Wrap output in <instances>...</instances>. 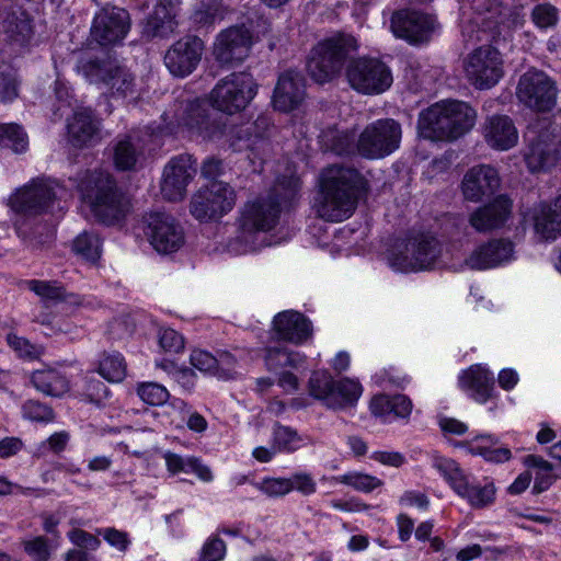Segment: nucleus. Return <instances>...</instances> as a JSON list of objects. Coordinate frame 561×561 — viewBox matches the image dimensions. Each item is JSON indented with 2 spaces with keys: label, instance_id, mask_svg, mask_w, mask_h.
Listing matches in <instances>:
<instances>
[{
  "label": "nucleus",
  "instance_id": "obj_1",
  "mask_svg": "<svg viewBox=\"0 0 561 561\" xmlns=\"http://www.w3.org/2000/svg\"><path fill=\"white\" fill-rule=\"evenodd\" d=\"M77 188L81 201L104 225L119 224L131 210L130 197L107 172L85 171L79 179Z\"/></svg>",
  "mask_w": 561,
  "mask_h": 561
},
{
  "label": "nucleus",
  "instance_id": "obj_2",
  "mask_svg": "<svg viewBox=\"0 0 561 561\" xmlns=\"http://www.w3.org/2000/svg\"><path fill=\"white\" fill-rule=\"evenodd\" d=\"M360 175L357 170L331 165L322 172L318 214L328 221H342L351 216L357 203Z\"/></svg>",
  "mask_w": 561,
  "mask_h": 561
},
{
  "label": "nucleus",
  "instance_id": "obj_3",
  "mask_svg": "<svg viewBox=\"0 0 561 561\" xmlns=\"http://www.w3.org/2000/svg\"><path fill=\"white\" fill-rule=\"evenodd\" d=\"M300 188L296 175H283L276 180L267 198H260L248 205L241 218L240 239L249 242L260 231L273 229L278 220L282 204L291 202Z\"/></svg>",
  "mask_w": 561,
  "mask_h": 561
},
{
  "label": "nucleus",
  "instance_id": "obj_4",
  "mask_svg": "<svg viewBox=\"0 0 561 561\" xmlns=\"http://www.w3.org/2000/svg\"><path fill=\"white\" fill-rule=\"evenodd\" d=\"M476 118L477 113L468 103L443 101L420 114L419 128L425 138L455 140L474 126Z\"/></svg>",
  "mask_w": 561,
  "mask_h": 561
},
{
  "label": "nucleus",
  "instance_id": "obj_5",
  "mask_svg": "<svg viewBox=\"0 0 561 561\" xmlns=\"http://www.w3.org/2000/svg\"><path fill=\"white\" fill-rule=\"evenodd\" d=\"M357 48V41L351 34L339 32L324 38L310 51L307 62L309 76L321 84L333 80Z\"/></svg>",
  "mask_w": 561,
  "mask_h": 561
},
{
  "label": "nucleus",
  "instance_id": "obj_6",
  "mask_svg": "<svg viewBox=\"0 0 561 561\" xmlns=\"http://www.w3.org/2000/svg\"><path fill=\"white\" fill-rule=\"evenodd\" d=\"M66 193V187L58 181L38 176L16 188L9 196L7 205L15 214L38 216L49 211Z\"/></svg>",
  "mask_w": 561,
  "mask_h": 561
},
{
  "label": "nucleus",
  "instance_id": "obj_7",
  "mask_svg": "<svg viewBox=\"0 0 561 561\" xmlns=\"http://www.w3.org/2000/svg\"><path fill=\"white\" fill-rule=\"evenodd\" d=\"M442 253L438 240L432 236L417 234L397 241L388 254L390 266L400 272L430 268Z\"/></svg>",
  "mask_w": 561,
  "mask_h": 561
},
{
  "label": "nucleus",
  "instance_id": "obj_8",
  "mask_svg": "<svg viewBox=\"0 0 561 561\" xmlns=\"http://www.w3.org/2000/svg\"><path fill=\"white\" fill-rule=\"evenodd\" d=\"M256 83L251 73L232 72L215 85L210 92L211 105L227 114L244 110L256 94Z\"/></svg>",
  "mask_w": 561,
  "mask_h": 561
},
{
  "label": "nucleus",
  "instance_id": "obj_9",
  "mask_svg": "<svg viewBox=\"0 0 561 561\" xmlns=\"http://www.w3.org/2000/svg\"><path fill=\"white\" fill-rule=\"evenodd\" d=\"M401 126L392 118L378 119L368 124L358 136L357 151L368 159H381L400 146Z\"/></svg>",
  "mask_w": 561,
  "mask_h": 561
},
{
  "label": "nucleus",
  "instance_id": "obj_10",
  "mask_svg": "<svg viewBox=\"0 0 561 561\" xmlns=\"http://www.w3.org/2000/svg\"><path fill=\"white\" fill-rule=\"evenodd\" d=\"M468 81L479 90L494 87L503 77V61L500 51L484 45L469 53L462 61Z\"/></svg>",
  "mask_w": 561,
  "mask_h": 561
},
{
  "label": "nucleus",
  "instance_id": "obj_11",
  "mask_svg": "<svg viewBox=\"0 0 561 561\" xmlns=\"http://www.w3.org/2000/svg\"><path fill=\"white\" fill-rule=\"evenodd\" d=\"M350 85L363 94H379L390 88L392 75L382 61L376 58L351 59L346 67Z\"/></svg>",
  "mask_w": 561,
  "mask_h": 561
},
{
  "label": "nucleus",
  "instance_id": "obj_12",
  "mask_svg": "<svg viewBox=\"0 0 561 561\" xmlns=\"http://www.w3.org/2000/svg\"><path fill=\"white\" fill-rule=\"evenodd\" d=\"M234 199V192L227 183L213 182L192 195L191 214L199 221L216 220L232 209Z\"/></svg>",
  "mask_w": 561,
  "mask_h": 561
},
{
  "label": "nucleus",
  "instance_id": "obj_13",
  "mask_svg": "<svg viewBox=\"0 0 561 561\" xmlns=\"http://www.w3.org/2000/svg\"><path fill=\"white\" fill-rule=\"evenodd\" d=\"M130 14L124 8L113 4L103 5L94 15L90 36L101 46L119 44L130 31Z\"/></svg>",
  "mask_w": 561,
  "mask_h": 561
},
{
  "label": "nucleus",
  "instance_id": "obj_14",
  "mask_svg": "<svg viewBox=\"0 0 561 561\" xmlns=\"http://www.w3.org/2000/svg\"><path fill=\"white\" fill-rule=\"evenodd\" d=\"M516 95L525 106L548 112L556 105L557 87L543 71L530 69L519 78Z\"/></svg>",
  "mask_w": 561,
  "mask_h": 561
},
{
  "label": "nucleus",
  "instance_id": "obj_15",
  "mask_svg": "<svg viewBox=\"0 0 561 561\" xmlns=\"http://www.w3.org/2000/svg\"><path fill=\"white\" fill-rule=\"evenodd\" d=\"M141 225L146 238L159 253L175 252L184 244L183 229L169 214L160 211L146 214Z\"/></svg>",
  "mask_w": 561,
  "mask_h": 561
},
{
  "label": "nucleus",
  "instance_id": "obj_16",
  "mask_svg": "<svg viewBox=\"0 0 561 561\" xmlns=\"http://www.w3.org/2000/svg\"><path fill=\"white\" fill-rule=\"evenodd\" d=\"M253 45V33L244 24L222 30L213 46L215 60L224 67H234L244 61Z\"/></svg>",
  "mask_w": 561,
  "mask_h": 561
},
{
  "label": "nucleus",
  "instance_id": "obj_17",
  "mask_svg": "<svg viewBox=\"0 0 561 561\" xmlns=\"http://www.w3.org/2000/svg\"><path fill=\"white\" fill-rule=\"evenodd\" d=\"M196 172V160L193 156L183 153L172 158L163 169L160 183L162 197L169 202L183 201Z\"/></svg>",
  "mask_w": 561,
  "mask_h": 561
},
{
  "label": "nucleus",
  "instance_id": "obj_18",
  "mask_svg": "<svg viewBox=\"0 0 561 561\" xmlns=\"http://www.w3.org/2000/svg\"><path fill=\"white\" fill-rule=\"evenodd\" d=\"M204 48V42L198 36L184 35L167 49L164 66L172 76L185 78L199 65Z\"/></svg>",
  "mask_w": 561,
  "mask_h": 561
},
{
  "label": "nucleus",
  "instance_id": "obj_19",
  "mask_svg": "<svg viewBox=\"0 0 561 561\" xmlns=\"http://www.w3.org/2000/svg\"><path fill=\"white\" fill-rule=\"evenodd\" d=\"M436 467L443 473L453 490L459 496L467 499L473 508H483L494 501L495 488L493 484H486L484 486L471 485L454 460H440L437 462Z\"/></svg>",
  "mask_w": 561,
  "mask_h": 561
},
{
  "label": "nucleus",
  "instance_id": "obj_20",
  "mask_svg": "<svg viewBox=\"0 0 561 561\" xmlns=\"http://www.w3.org/2000/svg\"><path fill=\"white\" fill-rule=\"evenodd\" d=\"M436 28L433 16L411 10L396 11L391 16L393 34L410 44H423L430 41Z\"/></svg>",
  "mask_w": 561,
  "mask_h": 561
},
{
  "label": "nucleus",
  "instance_id": "obj_21",
  "mask_svg": "<svg viewBox=\"0 0 561 561\" xmlns=\"http://www.w3.org/2000/svg\"><path fill=\"white\" fill-rule=\"evenodd\" d=\"M500 185L501 178L497 170L490 164H479L465 173L461 192L466 201L478 203L483 197L493 195Z\"/></svg>",
  "mask_w": 561,
  "mask_h": 561
},
{
  "label": "nucleus",
  "instance_id": "obj_22",
  "mask_svg": "<svg viewBox=\"0 0 561 561\" xmlns=\"http://www.w3.org/2000/svg\"><path fill=\"white\" fill-rule=\"evenodd\" d=\"M306 96L304 76L296 70H286L278 77L274 90L273 105L280 112H290L297 108Z\"/></svg>",
  "mask_w": 561,
  "mask_h": 561
},
{
  "label": "nucleus",
  "instance_id": "obj_23",
  "mask_svg": "<svg viewBox=\"0 0 561 561\" xmlns=\"http://www.w3.org/2000/svg\"><path fill=\"white\" fill-rule=\"evenodd\" d=\"M176 5L172 0H161L153 12L145 20L141 37L146 41L165 39L175 34L178 28Z\"/></svg>",
  "mask_w": 561,
  "mask_h": 561
},
{
  "label": "nucleus",
  "instance_id": "obj_24",
  "mask_svg": "<svg viewBox=\"0 0 561 561\" xmlns=\"http://www.w3.org/2000/svg\"><path fill=\"white\" fill-rule=\"evenodd\" d=\"M559 157V139L546 130L530 140L525 161L531 172H538L556 165Z\"/></svg>",
  "mask_w": 561,
  "mask_h": 561
},
{
  "label": "nucleus",
  "instance_id": "obj_25",
  "mask_svg": "<svg viewBox=\"0 0 561 561\" xmlns=\"http://www.w3.org/2000/svg\"><path fill=\"white\" fill-rule=\"evenodd\" d=\"M273 331L279 340L301 344L311 337L313 330L311 322L302 313L286 310L274 317Z\"/></svg>",
  "mask_w": 561,
  "mask_h": 561
},
{
  "label": "nucleus",
  "instance_id": "obj_26",
  "mask_svg": "<svg viewBox=\"0 0 561 561\" xmlns=\"http://www.w3.org/2000/svg\"><path fill=\"white\" fill-rule=\"evenodd\" d=\"M536 234L542 240H554L561 236V196L552 203H539L530 210Z\"/></svg>",
  "mask_w": 561,
  "mask_h": 561
},
{
  "label": "nucleus",
  "instance_id": "obj_27",
  "mask_svg": "<svg viewBox=\"0 0 561 561\" xmlns=\"http://www.w3.org/2000/svg\"><path fill=\"white\" fill-rule=\"evenodd\" d=\"M186 124L191 129L208 140L222 137L227 127L222 115L215 111H209L199 104L190 105Z\"/></svg>",
  "mask_w": 561,
  "mask_h": 561
},
{
  "label": "nucleus",
  "instance_id": "obj_28",
  "mask_svg": "<svg viewBox=\"0 0 561 561\" xmlns=\"http://www.w3.org/2000/svg\"><path fill=\"white\" fill-rule=\"evenodd\" d=\"M511 208V201L500 195L492 203L477 208L470 216V225L480 232L497 229L507 220Z\"/></svg>",
  "mask_w": 561,
  "mask_h": 561
},
{
  "label": "nucleus",
  "instance_id": "obj_29",
  "mask_svg": "<svg viewBox=\"0 0 561 561\" xmlns=\"http://www.w3.org/2000/svg\"><path fill=\"white\" fill-rule=\"evenodd\" d=\"M483 136L486 144L496 150H508L518 141L514 122L507 115H492L485 119Z\"/></svg>",
  "mask_w": 561,
  "mask_h": 561
},
{
  "label": "nucleus",
  "instance_id": "obj_30",
  "mask_svg": "<svg viewBox=\"0 0 561 561\" xmlns=\"http://www.w3.org/2000/svg\"><path fill=\"white\" fill-rule=\"evenodd\" d=\"M101 141V121L90 108L72 115V149H87Z\"/></svg>",
  "mask_w": 561,
  "mask_h": 561
},
{
  "label": "nucleus",
  "instance_id": "obj_31",
  "mask_svg": "<svg viewBox=\"0 0 561 561\" xmlns=\"http://www.w3.org/2000/svg\"><path fill=\"white\" fill-rule=\"evenodd\" d=\"M0 33L4 34L8 41L22 46L28 43L33 35L32 20L20 7L4 9L0 12Z\"/></svg>",
  "mask_w": 561,
  "mask_h": 561
},
{
  "label": "nucleus",
  "instance_id": "obj_32",
  "mask_svg": "<svg viewBox=\"0 0 561 561\" xmlns=\"http://www.w3.org/2000/svg\"><path fill=\"white\" fill-rule=\"evenodd\" d=\"M513 244L505 240H493L477 248L465 264L472 270L494 267L512 256Z\"/></svg>",
  "mask_w": 561,
  "mask_h": 561
},
{
  "label": "nucleus",
  "instance_id": "obj_33",
  "mask_svg": "<svg viewBox=\"0 0 561 561\" xmlns=\"http://www.w3.org/2000/svg\"><path fill=\"white\" fill-rule=\"evenodd\" d=\"M31 382L38 391L51 397H61L69 389L67 374L51 367L33 371Z\"/></svg>",
  "mask_w": 561,
  "mask_h": 561
},
{
  "label": "nucleus",
  "instance_id": "obj_34",
  "mask_svg": "<svg viewBox=\"0 0 561 561\" xmlns=\"http://www.w3.org/2000/svg\"><path fill=\"white\" fill-rule=\"evenodd\" d=\"M140 153L136 134L129 133L118 136L113 145V162L115 168L119 171L134 170Z\"/></svg>",
  "mask_w": 561,
  "mask_h": 561
},
{
  "label": "nucleus",
  "instance_id": "obj_35",
  "mask_svg": "<svg viewBox=\"0 0 561 561\" xmlns=\"http://www.w3.org/2000/svg\"><path fill=\"white\" fill-rule=\"evenodd\" d=\"M493 378L480 366H472L460 377V386L472 391L474 400L483 403L491 397Z\"/></svg>",
  "mask_w": 561,
  "mask_h": 561
},
{
  "label": "nucleus",
  "instance_id": "obj_36",
  "mask_svg": "<svg viewBox=\"0 0 561 561\" xmlns=\"http://www.w3.org/2000/svg\"><path fill=\"white\" fill-rule=\"evenodd\" d=\"M23 285L33 291L46 307L66 301L68 297L67 287L57 280L27 279Z\"/></svg>",
  "mask_w": 561,
  "mask_h": 561
},
{
  "label": "nucleus",
  "instance_id": "obj_37",
  "mask_svg": "<svg viewBox=\"0 0 561 561\" xmlns=\"http://www.w3.org/2000/svg\"><path fill=\"white\" fill-rule=\"evenodd\" d=\"M116 60L111 58H82L78 61L77 71L91 83H106L108 76L115 70Z\"/></svg>",
  "mask_w": 561,
  "mask_h": 561
},
{
  "label": "nucleus",
  "instance_id": "obj_38",
  "mask_svg": "<svg viewBox=\"0 0 561 561\" xmlns=\"http://www.w3.org/2000/svg\"><path fill=\"white\" fill-rule=\"evenodd\" d=\"M99 546L98 537L82 529H72V561H90L91 552Z\"/></svg>",
  "mask_w": 561,
  "mask_h": 561
},
{
  "label": "nucleus",
  "instance_id": "obj_39",
  "mask_svg": "<svg viewBox=\"0 0 561 561\" xmlns=\"http://www.w3.org/2000/svg\"><path fill=\"white\" fill-rule=\"evenodd\" d=\"M227 11V8L218 0L202 1L193 12L192 20L196 25L209 26L217 20H222Z\"/></svg>",
  "mask_w": 561,
  "mask_h": 561
},
{
  "label": "nucleus",
  "instance_id": "obj_40",
  "mask_svg": "<svg viewBox=\"0 0 561 561\" xmlns=\"http://www.w3.org/2000/svg\"><path fill=\"white\" fill-rule=\"evenodd\" d=\"M99 374L110 382H121L126 377L127 365L124 357L118 354H104L99 363Z\"/></svg>",
  "mask_w": 561,
  "mask_h": 561
},
{
  "label": "nucleus",
  "instance_id": "obj_41",
  "mask_svg": "<svg viewBox=\"0 0 561 561\" xmlns=\"http://www.w3.org/2000/svg\"><path fill=\"white\" fill-rule=\"evenodd\" d=\"M105 85L112 91L113 94L125 98L134 93V77L117 61L115 62V70L108 76Z\"/></svg>",
  "mask_w": 561,
  "mask_h": 561
},
{
  "label": "nucleus",
  "instance_id": "obj_42",
  "mask_svg": "<svg viewBox=\"0 0 561 561\" xmlns=\"http://www.w3.org/2000/svg\"><path fill=\"white\" fill-rule=\"evenodd\" d=\"M28 145L23 128L14 123L0 124V146H10L14 152H23Z\"/></svg>",
  "mask_w": 561,
  "mask_h": 561
},
{
  "label": "nucleus",
  "instance_id": "obj_43",
  "mask_svg": "<svg viewBox=\"0 0 561 561\" xmlns=\"http://www.w3.org/2000/svg\"><path fill=\"white\" fill-rule=\"evenodd\" d=\"M76 253L90 262H96L101 256V243L96 234L84 231L73 241Z\"/></svg>",
  "mask_w": 561,
  "mask_h": 561
},
{
  "label": "nucleus",
  "instance_id": "obj_44",
  "mask_svg": "<svg viewBox=\"0 0 561 561\" xmlns=\"http://www.w3.org/2000/svg\"><path fill=\"white\" fill-rule=\"evenodd\" d=\"M334 385L330 374L314 371L309 379V392L316 399H330L334 396Z\"/></svg>",
  "mask_w": 561,
  "mask_h": 561
},
{
  "label": "nucleus",
  "instance_id": "obj_45",
  "mask_svg": "<svg viewBox=\"0 0 561 561\" xmlns=\"http://www.w3.org/2000/svg\"><path fill=\"white\" fill-rule=\"evenodd\" d=\"M139 398L150 405H162L170 397L165 387L157 382H141L137 386Z\"/></svg>",
  "mask_w": 561,
  "mask_h": 561
},
{
  "label": "nucleus",
  "instance_id": "obj_46",
  "mask_svg": "<svg viewBox=\"0 0 561 561\" xmlns=\"http://www.w3.org/2000/svg\"><path fill=\"white\" fill-rule=\"evenodd\" d=\"M82 394L91 403L100 407L105 398L108 396V389L105 383L94 374L90 373L84 378Z\"/></svg>",
  "mask_w": 561,
  "mask_h": 561
},
{
  "label": "nucleus",
  "instance_id": "obj_47",
  "mask_svg": "<svg viewBox=\"0 0 561 561\" xmlns=\"http://www.w3.org/2000/svg\"><path fill=\"white\" fill-rule=\"evenodd\" d=\"M301 443V437L291 427L276 425L274 428V448L294 451Z\"/></svg>",
  "mask_w": 561,
  "mask_h": 561
},
{
  "label": "nucleus",
  "instance_id": "obj_48",
  "mask_svg": "<svg viewBox=\"0 0 561 561\" xmlns=\"http://www.w3.org/2000/svg\"><path fill=\"white\" fill-rule=\"evenodd\" d=\"M7 342L22 358L37 359L43 354L42 346L32 344L27 339L16 334H8Z\"/></svg>",
  "mask_w": 561,
  "mask_h": 561
},
{
  "label": "nucleus",
  "instance_id": "obj_49",
  "mask_svg": "<svg viewBox=\"0 0 561 561\" xmlns=\"http://www.w3.org/2000/svg\"><path fill=\"white\" fill-rule=\"evenodd\" d=\"M24 551L32 561H48L50 557L51 545L43 536H37L22 542Z\"/></svg>",
  "mask_w": 561,
  "mask_h": 561
},
{
  "label": "nucleus",
  "instance_id": "obj_50",
  "mask_svg": "<svg viewBox=\"0 0 561 561\" xmlns=\"http://www.w3.org/2000/svg\"><path fill=\"white\" fill-rule=\"evenodd\" d=\"M18 81L14 71L8 66H0V102H10L18 96Z\"/></svg>",
  "mask_w": 561,
  "mask_h": 561
},
{
  "label": "nucleus",
  "instance_id": "obj_51",
  "mask_svg": "<svg viewBox=\"0 0 561 561\" xmlns=\"http://www.w3.org/2000/svg\"><path fill=\"white\" fill-rule=\"evenodd\" d=\"M533 22L540 28H547L556 25L558 21V10L549 3L538 4L531 12Z\"/></svg>",
  "mask_w": 561,
  "mask_h": 561
},
{
  "label": "nucleus",
  "instance_id": "obj_52",
  "mask_svg": "<svg viewBox=\"0 0 561 561\" xmlns=\"http://www.w3.org/2000/svg\"><path fill=\"white\" fill-rule=\"evenodd\" d=\"M24 417L35 422H50L54 419L53 410L34 400L24 403L23 408Z\"/></svg>",
  "mask_w": 561,
  "mask_h": 561
},
{
  "label": "nucleus",
  "instance_id": "obj_53",
  "mask_svg": "<svg viewBox=\"0 0 561 561\" xmlns=\"http://www.w3.org/2000/svg\"><path fill=\"white\" fill-rule=\"evenodd\" d=\"M341 482L364 492H370L382 484V481L376 477L364 473L345 474L341 478Z\"/></svg>",
  "mask_w": 561,
  "mask_h": 561
},
{
  "label": "nucleus",
  "instance_id": "obj_54",
  "mask_svg": "<svg viewBox=\"0 0 561 561\" xmlns=\"http://www.w3.org/2000/svg\"><path fill=\"white\" fill-rule=\"evenodd\" d=\"M360 392V385L350 379L340 380L334 385V394L337 393L341 396L345 403L348 404L355 402L358 399Z\"/></svg>",
  "mask_w": 561,
  "mask_h": 561
},
{
  "label": "nucleus",
  "instance_id": "obj_55",
  "mask_svg": "<svg viewBox=\"0 0 561 561\" xmlns=\"http://www.w3.org/2000/svg\"><path fill=\"white\" fill-rule=\"evenodd\" d=\"M190 360L193 367L204 373L214 371L219 365V359L210 353L199 350L193 351Z\"/></svg>",
  "mask_w": 561,
  "mask_h": 561
},
{
  "label": "nucleus",
  "instance_id": "obj_56",
  "mask_svg": "<svg viewBox=\"0 0 561 561\" xmlns=\"http://www.w3.org/2000/svg\"><path fill=\"white\" fill-rule=\"evenodd\" d=\"M160 346L165 352L179 353L184 348V339L173 329H164L159 337Z\"/></svg>",
  "mask_w": 561,
  "mask_h": 561
},
{
  "label": "nucleus",
  "instance_id": "obj_57",
  "mask_svg": "<svg viewBox=\"0 0 561 561\" xmlns=\"http://www.w3.org/2000/svg\"><path fill=\"white\" fill-rule=\"evenodd\" d=\"M261 490L270 496L285 495L293 490V483L285 478L266 479L263 481Z\"/></svg>",
  "mask_w": 561,
  "mask_h": 561
},
{
  "label": "nucleus",
  "instance_id": "obj_58",
  "mask_svg": "<svg viewBox=\"0 0 561 561\" xmlns=\"http://www.w3.org/2000/svg\"><path fill=\"white\" fill-rule=\"evenodd\" d=\"M225 551V542L220 538H214L204 545L201 561H219L224 558Z\"/></svg>",
  "mask_w": 561,
  "mask_h": 561
},
{
  "label": "nucleus",
  "instance_id": "obj_59",
  "mask_svg": "<svg viewBox=\"0 0 561 561\" xmlns=\"http://www.w3.org/2000/svg\"><path fill=\"white\" fill-rule=\"evenodd\" d=\"M225 172L224 161L217 157L206 158L201 165V174L207 180H215L221 176Z\"/></svg>",
  "mask_w": 561,
  "mask_h": 561
},
{
  "label": "nucleus",
  "instance_id": "obj_60",
  "mask_svg": "<svg viewBox=\"0 0 561 561\" xmlns=\"http://www.w3.org/2000/svg\"><path fill=\"white\" fill-rule=\"evenodd\" d=\"M288 358L286 348L270 347L266 350L265 362L268 369L275 370L282 367H287Z\"/></svg>",
  "mask_w": 561,
  "mask_h": 561
},
{
  "label": "nucleus",
  "instance_id": "obj_61",
  "mask_svg": "<svg viewBox=\"0 0 561 561\" xmlns=\"http://www.w3.org/2000/svg\"><path fill=\"white\" fill-rule=\"evenodd\" d=\"M288 480L293 483V490L296 489L304 494H312L316 491V482L308 473H297Z\"/></svg>",
  "mask_w": 561,
  "mask_h": 561
},
{
  "label": "nucleus",
  "instance_id": "obj_62",
  "mask_svg": "<svg viewBox=\"0 0 561 561\" xmlns=\"http://www.w3.org/2000/svg\"><path fill=\"white\" fill-rule=\"evenodd\" d=\"M104 539L119 550L124 551L127 549L129 540L127 534L115 528H106L103 531Z\"/></svg>",
  "mask_w": 561,
  "mask_h": 561
},
{
  "label": "nucleus",
  "instance_id": "obj_63",
  "mask_svg": "<svg viewBox=\"0 0 561 561\" xmlns=\"http://www.w3.org/2000/svg\"><path fill=\"white\" fill-rule=\"evenodd\" d=\"M412 410L411 400L403 396L397 394L391 398V413L399 417H407Z\"/></svg>",
  "mask_w": 561,
  "mask_h": 561
},
{
  "label": "nucleus",
  "instance_id": "obj_64",
  "mask_svg": "<svg viewBox=\"0 0 561 561\" xmlns=\"http://www.w3.org/2000/svg\"><path fill=\"white\" fill-rule=\"evenodd\" d=\"M23 448V442L18 437H5L0 440V458L16 455Z\"/></svg>",
  "mask_w": 561,
  "mask_h": 561
}]
</instances>
